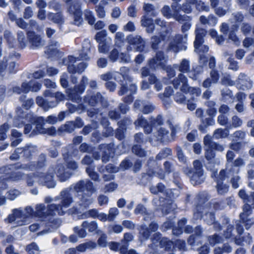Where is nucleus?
Returning <instances> with one entry per match:
<instances>
[{
    "label": "nucleus",
    "instance_id": "obj_1",
    "mask_svg": "<svg viewBox=\"0 0 254 254\" xmlns=\"http://www.w3.org/2000/svg\"><path fill=\"white\" fill-rule=\"evenodd\" d=\"M60 196L62 201L59 204L52 203L48 205L46 208L44 204H37L35 207V211L30 206H27L24 210L20 209H15L12 213L9 215L8 218L5 219L7 223H13L17 226H22L29 223L30 218L34 215L40 217L47 216H54L57 214L60 215H64L67 211V208L69 207L73 202V199L71 194L68 190H64L61 192Z\"/></svg>",
    "mask_w": 254,
    "mask_h": 254
},
{
    "label": "nucleus",
    "instance_id": "obj_2",
    "mask_svg": "<svg viewBox=\"0 0 254 254\" xmlns=\"http://www.w3.org/2000/svg\"><path fill=\"white\" fill-rule=\"evenodd\" d=\"M64 166L58 164L55 168L51 167L45 172L37 171L35 175L28 176L27 183L28 186H31L35 182L39 184L46 185L49 188H53L55 183L53 181L54 174H56L61 182L67 181L73 174V171L78 168V165L73 161H66Z\"/></svg>",
    "mask_w": 254,
    "mask_h": 254
},
{
    "label": "nucleus",
    "instance_id": "obj_3",
    "mask_svg": "<svg viewBox=\"0 0 254 254\" xmlns=\"http://www.w3.org/2000/svg\"><path fill=\"white\" fill-rule=\"evenodd\" d=\"M73 190L77 193L79 209H86L93 203L94 199L91 196L96 189L92 182L88 180H81L73 186Z\"/></svg>",
    "mask_w": 254,
    "mask_h": 254
},
{
    "label": "nucleus",
    "instance_id": "obj_4",
    "mask_svg": "<svg viewBox=\"0 0 254 254\" xmlns=\"http://www.w3.org/2000/svg\"><path fill=\"white\" fill-rule=\"evenodd\" d=\"M163 41H166V49L168 51L177 53L180 51L186 50L187 47L185 44L187 41V35L177 34L170 36L168 32H165L161 35Z\"/></svg>",
    "mask_w": 254,
    "mask_h": 254
},
{
    "label": "nucleus",
    "instance_id": "obj_5",
    "mask_svg": "<svg viewBox=\"0 0 254 254\" xmlns=\"http://www.w3.org/2000/svg\"><path fill=\"white\" fill-rule=\"evenodd\" d=\"M121 74L124 78V81L119 91L120 95L127 94V97L125 98V102L130 103L133 98L132 94L134 93L137 89L135 84L132 83V78L128 75L129 69L126 67H122L120 69Z\"/></svg>",
    "mask_w": 254,
    "mask_h": 254
},
{
    "label": "nucleus",
    "instance_id": "obj_6",
    "mask_svg": "<svg viewBox=\"0 0 254 254\" xmlns=\"http://www.w3.org/2000/svg\"><path fill=\"white\" fill-rule=\"evenodd\" d=\"M195 40L194 42L195 51L199 55V62L200 64L205 65L207 60L208 58L204 54L208 51V47L203 45V37L206 33V31L201 28H197L196 30Z\"/></svg>",
    "mask_w": 254,
    "mask_h": 254
},
{
    "label": "nucleus",
    "instance_id": "obj_7",
    "mask_svg": "<svg viewBox=\"0 0 254 254\" xmlns=\"http://www.w3.org/2000/svg\"><path fill=\"white\" fill-rule=\"evenodd\" d=\"M173 84L176 89H180L181 91L184 93L187 92H190L192 94H195L196 96H199L201 91L199 88L193 87H189L187 84V79L183 74L180 73L178 76L173 81Z\"/></svg>",
    "mask_w": 254,
    "mask_h": 254
},
{
    "label": "nucleus",
    "instance_id": "obj_8",
    "mask_svg": "<svg viewBox=\"0 0 254 254\" xmlns=\"http://www.w3.org/2000/svg\"><path fill=\"white\" fill-rule=\"evenodd\" d=\"M16 168L14 165H10L9 167H3L0 168V180L3 181L10 179L12 181H18L23 177V174L20 171H11V169Z\"/></svg>",
    "mask_w": 254,
    "mask_h": 254
},
{
    "label": "nucleus",
    "instance_id": "obj_9",
    "mask_svg": "<svg viewBox=\"0 0 254 254\" xmlns=\"http://www.w3.org/2000/svg\"><path fill=\"white\" fill-rule=\"evenodd\" d=\"M234 168L232 167L229 168L228 165H227L226 169L220 171L218 178L216 180L217 182L216 189L218 193L222 194L228 191V185L223 183V181L226 179V171L230 176L232 173L234 172Z\"/></svg>",
    "mask_w": 254,
    "mask_h": 254
},
{
    "label": "nucleus",
    "instance_id": "obj_10",
    "mask_svg": "<svg viewBox=\"0 0 254 254\" xmlns=\"http://www.w3.org/2000/svg\"><path fill=\"white\" fill-rule=\"evenodd\" d=\"M88 80V78L83 76L80 83L78 85L75 86L73 89H67L66 92L69 98L76 102H79V95L84 92L85 89V85L87 84Z\"/></svg>",
    "mask_w": 254,
    "mask_h": 254
},
{
    "label": "nucleus",
    "instance_id": "obj_11",
    "mask_svg": "<svg viewBox=\"0 0 254 254\" xmlns=\"http://www.w3.org/2000/svg\"><path fill=\"white\" fill-rule=\"evenodd\" d=\"M77 59L73 56H69L67 59L64 61V63L67 64V69L69 73L74 74L77 72L81 73L83 72L87 67V64L83 62L80 63L75 67V64L77 61Z\"/></svg>",
    "mask_w": 254,
    "mask_h": 254
},
{
    "label": "nucleus",
    "instance_id": "obj_12",
    "mask_svg": "<svg viewBox=\"0 0 254 254\" xmlns=\"http://www.w3.org/2000/svg\"><path fill=\"white\" fill-rule=\"evenodd\" d=\"M127 40L129 45L136 48L137 51H142L143 50L145 42L140 36L130 35L127 37Z\"/></svg>",
    "mask_w": 254,
    "mask_h": 254
},
{
    "label": "nucleus",
    "instance_id": "obj_13",
    "mask_svg": "<svg viewBox=\"0 0 254 254\" xmlns=\"http://www.w3.org/2000/svg\"><path fill=\"white\" fill-rule=\"evenodd\" d=\"M166 58L164 56L163 54L159 52L156 54L155 59H153L149 61V65L151 68H155L160 67L162 68L166 69Z\"/></svg>",
    "mask_w": 254,
    "mask_h": 254
},
{
    "label": "nucleus",
    "instance_id": "obj_14",
    "mask_svg": "<svg viewBox=\"0 0 254 254\" xmlns=\"http://www.w3.org/2000/svg\"><path fill=\"white\" fill-rule=\"evenodd\" d=\"M46 156L44 154H42L40 156L37 164H36L34 162H30L26 164H22L21 166H18L16 167V168H21L27 170H33L38 168H41L44 166Z\"/></svg>",
    "mask_w": 254,
    "mask_h": 254
},
{
    "label": "nucleus",
    "instance_id": "obj_15",
    "mask_svg": "<svg viewBox=\"0 0 254 254\" xmlns=\"http://www.w3.org/2000/svg\"><path fill=\"white\" fill-rule=\"evenodd\" d=\"M237 85L239 89L245 90L251 88L252 82L245 74L241 73L239 75Z\"/></svg>",
    "mask_w": 254,
    "mask_h": 254
},
{
    "label": "nucleus",
    "instance_id": "obj_16",
    "mask_svg": "<svg viewBox=\"0 0 254 254\" xmlns=\"http://www.w3.org/2000/svg\"><path fill=\"white\" fill-rule=\"evenodd\" d=\"M68 5V11L71 14L79 13L81 11V2L79 0H64Z\"/></svg>",
    "mask_w": 254,
    "mask_h": 254
},
{
    "label": "nucleus",
    "instance_id": "obj_17",
    "mask_svg": "<svg viewBox=\"0 0 254 254\" xmlns=\"http://www.w3.org/2000/svg\"><path fill=\"white\" fill-rule=\"evenodd\" d=\"M23 92L24 93H27L30 91L32 92H37L39 91L41 87V85L34 80L30 81L29 83L23 82L22 84Z\"/></svg>",
    "mask_w": 254,
    "mask_h": 254
},
{
    "label": "nucleus",
    "instance_id": "obj_18",
    "mask_svg": "<svg viewBox=\"0 0 254 254\" xmlns=\"http://www.w3.org/2000/svg\"><path fill=\"white\" fill-rule=\"evenodd\" d=\"M158 229L157 225L154 222H152L149 225V228L146 227V225L143 224L141 226V228L140 230V234L141 235L142 239L143 240L147 239L151 232L156 231Z\"/></svg>",
    "mask_w": 254,
    "mask_h": 254
},
{
    "label": "nucleus",
    "instance_id": "obj_19",
    "mask_svg": "<svg viewBox=\"0 0 254 254\" xmlns=\"http://www.w3.org/2000/svg\"><path fill=\"white\" fill-rule=\"evenodd\" d=\"M111 146V144H102L100 146L99 153L102 154V160L104 163H106L109 160L112 152Z\"/></svg>",
    "mask_w": 254,
    "mask_h": 254
},
{
    "label": "nucleus",
    "instance_id": "obj_20",
    "mask_svg": "<svg viewBox=\"0 0 254 254\" xmlns=\"http://www.w3.org/2000/svg\"><path fill=\"white\" fill-rule=\"evenodd\" d=\"M103 98L100 93H97L95 95L92 96L90 92H88L84 98L85 103H88L90 105L93 106L98 103H102Z\"/></svg>",
    "mask_w": 254,
    "mask_h": 254
},
{
    "label": "nucleus",
    "instance_id": "obj_21",
    "mask_svg": "<svg viewBox=\"0 0 254 254\" xmlns=\"http://www.w3.org/2000/svg\"><path fill=\"white\" fill-rule=\"evenodd\" d=\"M210 78H206L203 82L202 86L205 88L209 87L211 84L216 83L219 79L218 72L215 70H212L210 72Z\"/></svg>",
    "mask_w": 254,
    "mask_h": 254
},
{
    "label": "nucleus",
    "instance_id": "obj_22",
    "mask_svg": "<svg viewBox=\"0 0 254 254\" xmlns=\"http://www.w3.org/2000/svg\"><path fill=\"white\" fill-rule=\"evenodd\" d=\"M175 11L174 13H172L171 12L170 8V7L167 6H164L161 10L162 14L166 17L168 18H170L171 17H173L175 19H176L178 21H181L183 20L184 19H185L186 17L185 16H181V15H178L176 11L174 10Z\"/></svg>",
    "mask_w": 254,
    "mask_h": 254
},
{
    "label": "nucleus",
    "instance_id": "obj_23",
    "mask_svg": "<svg viewBox=\"0 0 254 254\" xmlns=\"http://www.w3.org/2000/svg\"><path fill=\"white\" fill-rule=\"evenodd\" d=\"M156 138L163 142L172 141L169 131L163 127H161L158 129Z\"/></svg>",
    "mask_w": 254,
    "mask_h": 254
},
{
    "label": "nucleus",
    "instance_id": "obj_24",
    "mask_svg": "<svg viewBox=\"0 0 254 254\" xmlns=\"http://www.w3.org/2000/svg\"><path fill=\"white\" fill-rule=\"evenodd\" d=\"M203 143L204 145H209L214 150L222 152L224 150L223 145L214 142L212 141L211 137L209 135H206L203 138Z\"/></svg>",
    "mask_w": 254,
    "mask_h": 254
},
{
    "label": "nucleus",
    "instance_id": "obj_25",
    "mask_svg": "<svg viewBox=\"0 0 254 254\" xmlns=\"http://www.w3.org/2000/svg\"><path fill=\"white\" fill-rule=\"evenodd\" d=\"M11 146L15 147L18 145L22 141V133L15 129L11 131L10 137Z\"/></svg>",
    "mask_w": 254,
    "mask_h": 254
},
{
    "label": "nucleus",
    "instance_id": "obj_26",
    "mask_svg": "<svg viewBox=\"0 0 254 254\" xmlns=\"http://www.w3.org/2000/svg\"><path fill=\"white\" fill-rule=\"evenodd\" d=\"M112 45V38H108L103 42L99 43L98 51L100 53L107 54L109 51Z\"/></svg>",
    "mask_w": 254,
    "mask_h": 254
},
{
    "label": "nucleus",
    "instance_id": "obj_27",
    "mask_svg": "<svg viewBox=\"0 0 254 254\" xmlns=\"http://www.w3.org/2000/svg\"><path fill=\"white\" fill-rule=\"evenodd\" d=\"M19 55L15 53H13L9 55L8 57H4V59L6 62L8 63V69L10 72H13L15 71L16 64L15 61L18 59Z\"/></svg>",
    "mask_w": 254,
    "mask_h": 254
},
{
    "label": "nucleus",
    "instance_id": "obj_28",
    "mask_svg": "<svg viewBox=\"0 0 254 254\" xmlns=\"http://www.w3.org/2000/svg\"><path fill=\"white\" fill-rule=\"evenodd\" d=\"M28 36L29 41L33 47H39L43 45V41L41 38L34 33L29 32Z\"/></svg>",
    "mask_w": 254,
    "mask_h": 254
},
{
    "label": "nucleus",
    "instance_id": "obj_29",
    "mask_svg": "<svg viewBox=\"0 0 254 254\" xmlns=\"http://www.w3.org/2000/svg\"><path fill=\"white\" fill-rule=\"evenodd\" d=\"M204 180L203 172H194L190 176V182L193 185H197L202 183Z\"/></svg>",
    "mask_w": 254,
    "mask_h": 254
},
{
    "label": "nucleus",
    "instance_id": "obj_30",
    "mask_svg": "<svg viewBox=\"0 0 254 254\" xmlns=\"http://www.w3.org/2000/svg\"><path fill=\"white\" fill-rule=\"evenodd\" d=\"M33 131L35 133H48L50 135H54L56 133L55 128L51 127L48 129L42 127V125L37 124L36 128L34 129Z\"/></svg>",
    "mask_w": 254,
    "mask_h": 254
},
{
    "label": "nucleus",
    "instance_id": "obj_31",
    "mask_svg": "<svg viewBox=\"0 0 254 254\" xmlns=\"http://www.w3.org/2000/svg\"><path fill=\"white\" fill-rule=\"evenodd\" d=\"M82 227L83 228H87L89 232H96L97 233L102 232L100 230H97L98 224L95 221L88 222L87 221H84L82 224Z\"/></svg>",
    "mask_w": 254,
    "mask_h": 254
},
{
    "label": "nucleus",
    "instance_id": "obj_32",
    "mask_svg": "<svg viewBox=\"0 0 254 254\" xmlns=\"http://www.w3.org/2000/svg\"><path fill=\"white\" fill-rule=\"evenodd\" d=\"M91 45L88 40H85L83 44L82 53L80 54V60H88L89 59L88 53L89 52Z\"/></svg>",
    "mask_w": 254,
    "mask_h": 254
},
{
    "label": "nucleus",
    "instance_id": "obj_33",
    "mask_svg": "<svg viewBox=\"0 0 254 254\" xmlns=\"http://www.w3.org/2000/svg\"><path fill=\"white\" fill-rule=\"evenodd\" d=\"M199 19L202 24H208L211 26H215L217 22V19L213 15H209L207 17L204 16H201Z\"/></svg>",
    "mask_w": 254,
    "mask_h": 254
},
{
    "label": "nucleus",
    "instance_id": "obj_34",
    "mask_svg": "<svg viewBox=\"0 0 254 254\" xmlns=\"http://www.w3.org/2000/svg\"><path fill=\"white\" fill-rule=\"evenodd\" d=\"M36 150V147L32 145H28L25 147L24 148H17L15 149L14 152L17 154L23 153L24 155L26 156H29L31 152H34Z\"/></svg>",
    "mask_w": 254,
    "mask_h": 254
},
{
    "label": "nucleus",
    "instance_id": "obj_35",
    "mask_svg": "<svg viewBox=\"0 0 254 254\" xmlns=\"http://www.w3.org/2000/svg\"><path fill=\"white\" fill-rule=\"evenodd\" d=\"M234 172L233 173H232L230 176L229 174H228L227 173V172L226 171L225 176L226 178L232 177L231 180V183L232 186L234 189H237L239 187V182L240 181V177L237 175H234V174H237L239 171L238 169H236V168H234Z\"/></svg>",
    "mask_w": 254,
    "mask_h": 254
},
{
    "label": "nucleus",
    "instance_id": "obj_36",
    "mask_svg": "<svg viewBox=\"0 0 254 254\" xmlns=\"http://www.w3.org/2000/svg\"><path fill=\"white\" fill-rule=\"evenodd\" d=\"M125 34L122 32H118L116 33L114 38L115 45L118 47L123 46L125 42Z\"/></svg>",
    "mask_w": 254,
    "mask_h": 254
},
{
    "label": "nucleus",
    "instance_id": "obj_37",
    "mask_svg": "<svg viewBox=\"0 0 254 254\" xmlns=\"http://www.w3.org/2000/svg\"><path fill=\"white\" fill-rule=\"evenodd\" d=\"M229 129L218 128L215 130L213 136L215 139L225 138L229 135Z\"/></svg>",
    "mask_w": 254,
    "mask_h": 254
},
{
    "label": "nucleus",
    "instance_id": "obj_38",
    "mask_svg": "<svg viewBox=\"0 0 254 254\" xmlns=\"http://www.w3.org/2000/svg\"><path fill=\"white\" fill-rule=\"evenodd\" d=\"M98 213V211L96 209H89L82 214H81L79 217L80 219H86L90 217L95 218L97 217V216Z\"/></svg>",
    "mask_w": 254,
    "mask_h": 254
},
{
    "label": "nucleus",
    "instance_id": "obj_39",
    "mask_svg": "<svg viewBox=\"0 0 254 254\" xmlns=\"http://www.w3.org/2000/svg\"><path fill=\"white\" fill-rule=\"evenodd\" d=\"M243 121L237 116H233L232 118L231 123L227 125L228 129H231L233 127H238L242 125Z\"/></svg>",
    "mask_w": 254,
    "mask_h": 254
},
{
    "label": "nucleus",
    "instance_id": "obj_40",
    "mask_svg": "<svg viewBox=\"0 0 254 254\" xmlns=\"http://www.w3.org/2000/svg\"><path fill=\"white\" fill-rule=\"evenodd\" d=\"M48 18L55 23L62 24L64 22L63 16L60 13L56 14L50 13L48 15Z\"/></svg>",
    "mask_w": 254,
    "mask_h": 254
},
{
    "label": "nucleus",
    "instance_id": "obj_41",
    "mask_svg": "<svg viewBox=\"0 0 254 254\" xmlns=\"http://www.w3.org/2000/svg\"><path fill=\"white\" fill-rule=\"evenodd\" d=\"M246 133L242 130H237L234 132L231 135V140L232 142L238 141L244 139Z\"/></svg>",
    "mask_w": 254,
    "mask_h": 254
},
{
    "label": "nucleus",
    "instance_id": "obj_42",
    "mask_svg": "<svg viewBox=\"0 0 254 254\" xmlns=\"http://www.w3.org/2000/svg\"><path fill=\"white\" fill-rule=\"evenodd\" d=\"M222 100L225 102H231L232 100L233 94L231 90L225 88L221 91Z\"/></svg>",
    "mask_w": 254,
    "mask_h": 254
},
{
    "label": "nucleus",
    "instance_id": "obj_43",
    "mask_svg": "<svg viewBox=\"0 0 254 254\" xmlns=\"http://www.w3.org/2000/svg\"><path fill=\"white\" fill-rule=\"evenodd\" d=\"M197 0H186V2L183 5L182 9L186 13H190L192 10L191 5L196 4Z\"/></svg>",
    "mask_w": 254,
    "mask_h": 254
},
{
    "label": "nucleus",
    "instance_id": "obj_44",
    "mask_svg": "<svg viewBox=\"0 0 254 254\" xmlns=\"http://www.w3.org/2000/svg\"><path fill=\"white\" fill-rule=\"evenodd\" d=\"M181 92H177L174 95V99L175 101L178 104H186L187 102V97Z\"/></svg>",
    "mask_w": 254,
    "mask_h": 254
},
{
    "label": "nucleus",
    "instance_id": "obj_45",
    "mask_svg": "<svg viewBox=\"0 0 254 254\" xmlns=\"http://www.w3.org/2000/svg\"><path fill=\"white\" fill-rule=\"evenodd\" d=\"M239 196L244 200V201L248 203H251V200H254V192L252 193L251 195L248 196L244 190H240L239 192Z\"/></svg>",
    "mask_w": 254,
    "mask_h": 254
},
{
    "label": "nucleus",
    "instance_id": "obj_46",
    "mask_svg": "<svg viewBox=\"0 0 254 254\" xmlns=\"http://www.w3.org/2000/svg\"><path fill=\"white\" fill-rule=\"evenodd\" d=\"M9 126L5 123L0 127V140H4L7 137L6 132L9 129Z\"/></svg>",
    "mask_w": 254,
    "mask_h": 254
},
{
    "label": "nucleus",
    "instance_id": "obj_47",
    "mask_svg": "<svg viewBox=\"0 0 254 254\" xmlns=\"http://www.w3.org/2000/svg\"><path fill=\"white\" fill-rule=\"evenodd\" d=\"M119 214V210L117 207H111L108 211L109 221H113Z\"/></svg>",
    "mask_w": 254,
    "mask_h": 254
},
{
    "label": "nucleus",
    "instance_id": "obj_48",
    "mask_svg": "<svg viewBox=\"0 0 254 254\" xmlns=\"http://www.w3.org/2000/svg\"><path fill=\"white\" fill-rule=\"evenodd\" d=\"M205 150V158L209 161L212 160L215 156V153L212 148L209 146V145H204Z\"/></svg>",
    "mask_w": 254,
    "mask_h": 254
},
{
    "label": "nucleus",
    "instance_id": "obj_49",
    "mask_svg": "<svg viewBox=\"0 0 254 254\" xmlns=\"http://www.w3.org/2000/svg\"><path fill=\"white\" fill-rule=\"evenodd\" d=\"M84 14L85 19L88 21L89 24L92 25L94 23L95 18L92 11L86 9L84 11Z\"/></svg>",
    "mask_w": 254,
    "mask_h": 254
},
{
    "label": "nucleus",
    "instance_id": "obj_50",
    "mask_svg": "<svg viewBox=\"0 0 254 254\" xmlns=\"http://www.w3.org/2000/svg\"><path fill=\"white\" fill-rule=\"evenodd\" d=\"M203 71L202 67L201 66H196L193 71L189 73V77L193 80H197L198 79V75Z\"/></svg>",
    "mask_w": 254,
    "mask_h": 254
},
{
    "label": "nucleus",
    "instance_id": "obj_51",
    "mask_svg": "<svg viewBox=\"0 0 254 254\" xmlns=\"http://www.w3.org/2000/svg\"><path fill=\"white\" fill-rule=\"evenodd\" d=\"M106 2L104 1H101L99 4L96 7V11L97 15L99 18H102L105 16V11L102 4H106Z\"/></svg>",
    "mask_w": 254,
    "mask_h": 254
},
{
    "label": "nucleus",
    "instance_id": "obj_52",
    "mask_svg": "<svg viewBox=\"0 0 254 254\" xmlns=\"http://www.w3.org/2000/svg\"><path fill=\"white\" fill-rule=\"evenodd\" d=\"M187 220L185 218H183L178 222L179 229H174L173 230V233L175 235H179L182 233L183 226L186 223Z\"/></svg>",
    "mask_w": 254,
    "mask_h": 254
},
{
    "label": "nucleus",
    "instance_id": "obj_53",
    "mask_svg": "<svg viewBox=\"0 0 254 254\" xmlns=\"http://www.w3.org/2000/svg\"><path fill=\"white\" fill-rule=\"evenodd\" d=\"M179 70L183 72H188L190 70L189 61L184 59L181 62L179 66Z\"/></svg>",
    "mask_w": 254,
    "mask_h": 254
},
{
    "label": "nucleus",
    "instance_id": "obj_54",
    "mask_svg": "<svg viewBox=\"0 0 254 254\" xmlns=\"http://www.w3.org/2000/svg\"><path fill=\"white\" fill-rule=\"evenodd\" d=\"M86 171L88 176L94 181H98L99 177L98 174L94 171V169L91 167L86 168Z\"/></svg>",
    "mask_w": 254,
    "mask_h": 254
},
{
    "label": "nucleus",
    "instance_id": "obj_55",
    "mask_svg": "<svg viewBox=\"0 0 254 254\" xmlns=\"http://www.w3.org/2000/svg\"><path fill=\"white\" fill-rule=\"evenodd\" d=\"M172 151L169 148H165L161 151L156 156L157 160H161L171 155Z\"/></svg>",
    "mask_w": 254,
    "mask_h": 254
},
{
    "label": "nucleus",
    "instance_id": "obj_56",
    "mask_svg": "<svg viewBox=\"0 0 254 254\" xmlns=\"http://www.w3.org/2000/svg\"><path fill=\"white\" fill-rule=\"evenodd\" d=\"M251 209L250 205L246 203L243 207V212L240 214V218L242 220H244V217H247L251 213Z\"/></svg>",
    "mask_w": 254,
    "mask_h": 254
},
{
    "label": "nucleus",
    "instance_id": "obj_57",
    "mask_svg": "<svg viewBox=\"0 0 254 254\" xmlns=\"http://www.w3.org/2000/svg\"><path fill=\"white\" fill-rule=\"evenodd\" d=\"M26 250L28 254H38L39 253L38 247L34 243L28 245L26 248Z\"/></svg>",
    "mask_w": 254,
    "mask_h": 254
},
{
    "label": "nucleus",
    "instance_id": "obj_58",
    "mask_svg": "<svg viewBox=\"0 0 254 254\" xmlns=\"http://www.w3.org/2000/svg\"><path fill=\"white\" fill-rule=\"evenodd\" d=\"M119 52L118 51L114 48L109 53L108 56V58L110 61L112 62H115L118 60L120 55Z\"/></svg>",
    "mask_w": 254,
    "mask_h": 254
},
{
    "label": "nucleus",
    "instance_id": "obj_59",
    "mask_svg": "<svg viewBox=\"0 0 254 254\" xmlns=\"http://www.w3.org/2000/svg\"><path fill=\"white\" fill-rule=\"evenodd\" d=\"M167 124L169 126L171 130V133H170L172 140L174 139L176 133L180 129V127L178 125H173L171 124L170 122H168Z\"/></svg>",
    "mask_w": 254,
    "mask_h": 254
},
{
    "label": "nucleus",
    "instance_id": "obj_60",
    "mask_svg": "<svg viewBox=\"0 0 254 254\" xmlns=\"http://www.w3.org/2000/svg\"><path fill=\"white\" fill-rule=\"evenodd\" d=\"M132 150L133 153L139 157H144L146 155V152L141 148L139 145H134Z\"/></svg>",
    "mask_w": 254,
    "mask_h": 254
},
{
    "label": "nucleus",
    "instance_id": "obj_61",
    "mask_svg": "<svg viewBox=\"0 0 254 254\" xmlns=\"http://www.w3.org/2000/svg\"><path fill=\"white\" fill-rule=\"evenodd\" d=\"M4 38L6 39L7 43L9 45V47H12L14 46L15 40L13 39L11 33L10 31L6 30L4 34Z\"/></svg>",
    "mask_w": 254,
    "mask_h": 254
},
{
    "label": "nucleus",
    "instance_id": "obj_62",
    "mask_svg": "<svg viewBox=\"0 0 254 254\" xmlns=\"http://www.w3.org/2000/svg\"><path fill=\"white\" fill-rule=\"evenodd\" d=\"M119 73L117 72H115L113 73L111 72H108L107 73L101 75V78L102 79L105 81H108L110 79H112V78H114L115 80H116V77Z\"/></svg>",
    "mask_w": 254,
    "mask_h": 254
},
{
    "label": "nucleus",
    "instance_id": "obj_63",
    "mask_svg": "<svg viewBox=\"0 0 254 254\" xmlns=\"http://www.w3.org/2000/svg\"><path fill=\"white\" fill-rule=\"evenodd\" d=\"M164 189V186L161 183L158 184L156 186H152L150 189L151 192L154 194L163 192Z\"/></svg>",
    "mask_w": 254,
    "mask_h": 254
},
{
    "label": "nucleus",
    "instance_id": "obj_64",
    "mask_svg": "<svg viewBox=\"0 0 254 254\" xmlns=\"http://www.w3.org/2000/svg\"><path fill=\"white\" fill-rule=\"evenodd\" d=\"M107 33L106 30H102L98 32L95 36V39L99 43L103 42L105 39L104 38L107 36Z\"/></svg>",
    "mask_w": 254,
    "mask_h": 254
}]
</instances>
